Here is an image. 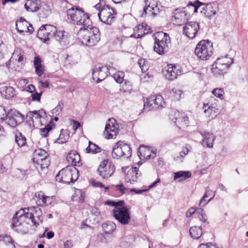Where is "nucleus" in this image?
Listing matches in <instances>:
<instances>
[{
    "label": "nucleus",
    "instance_id": "bb28decb",
    "mask_svg": "<svg viewBox=\"0 0 248 248\" xmlns=\"http://www.w3.org/2000/svg\"><path fill=\"white\" fill-rule=\"evenodd\" d=\"M147 25H139L134 29V33L131 35V37L136 38H140L148 33L147 30Z\"/></svg>",
    "mask_w": 248,
    "mask_h": 248
},
{
    "label": "nucleus",
    "instance_id": "f257e3e1",
    "mask_svg": "<svg viewBox=\"0 0 248 248\" xmlns=\"http://www.w3.org/2000/svg\"><path fill=\"white\" fill-rule=\"evenodd\" d=\"M28 220L31 221L36 227L42 223L43 217L41 209L37 206H31L19 210L13 217L12 225L17 232H23L22 226L29 223Z\"/></svg>",
    "mask_w": 248,
    "mask_h": 248
},
{
    "label": "nucleus",
    "instance_id": "49530a36",
    "mask_svg": "<svg viewBox=\"0 0 248 248\" xmlns=\"http://www.w3.org/2000/svg\"><path fill=\"white\" fill-rule=\"evenodd\" d=\"M212 93L217 97L219 98L221 100H223L224 98V90L220 88H217L214 89L212 91Z\"/></svg>",
    "mask_w": 248,
    "mask_h": 248
},
{
    "label": "nucleus",
    "instance_id": "5701e85b",
    "mask_svg": "<svg viewBox=\"0 0 248 248\" xmlns=\"http://www.w3.org/2000/svg\"><path fill=\"white\" fill-rule=\"evenodd\" d=\"M213 104H203V108L204 112L209 117L213 119L219 113V109L217 105L213 106Z\"/></svg>",
    "mask_w": 248,
    "mask_h": 248
},
{
    "label": "nucleus",
    "instance_id": "8fccbe9b",
    "mask_svg": "<svg viewBox=\"0 0 248 248\" xmlns=\"http://www.w3.org/2000/svg\"><path fill=\"white\" fill-rule=\"evenodd\" d=\"M35 196L36 198L37 199L36 201L37 204L38 206L42 205V204L44 203L43 200L45 197V195H44V193L40 191V192L36 193Z\"/></svg>",
    "mask_w": 248,
    "mask_h": 248
},
{
    "label": "nucleus",
    "instance_id": "b1692460",
    "mask_svg": "<svg viewBox=\"0 0 248 248\" xmlns=\"http://www.w3.org/2000/svg\"><path fill=\"white\" fill-rule=\"evenodd\" d=\"M53 37L58 41L62 46H64L69 43L67 33L64 31H57L56 30V32L54 33Z\"/></svg>",
    "mask_w": 248,
    "mask_h": 248
},
{
    "label": "nucleus",
    "instance_id": "0e129e2a",
    "mask_svg": "<svg viewBox=\"0 0 248 248\" xmlns=\"http://www.w3.org/2000/svg\"><path fill=\"white\" fill-rule=\"evenodd\" d=\"M217 102L218 100H217L214 97H211L209 99V101L206 104H213V106H215L217 105Z\"/></svg>",
    "mask_w": 248,
    "mask_h": 248
},
{
    "label": "nucleus",
    "instance_id": "20e7f679",
    "mask_svg": "<svg viewBox=\"0 0 248 248\" xmlns=\"http://www.w3.org/2000/svg\"><path fill=\"white\" fill-rule=\"evenodd\" d=\"M124 201L114 202L108 201L106 204L114 206L113 210V216L122 225H127L129 222L131 217L130 211L127 207L123 206Z\"/></svg>",
    "mask_w": 248,
    "mask_h": 248
},
{
    "label": "nucleus",
    "instance_id": "4be33fe9",
    "mask_svg": "<svg viewBox=\"0 0 248 248\" xmlns=\"http://www.w3.org/2000/svg\"><path fill=\"white\" fill-rule=\"evenodd\" d=\"M200 133L203 138L201 141L202 145L209 148H213V143L216 139V136L212 133L208 132H200Z\"/></svg>",
    "mask_w": 248,
    "mask_h": 248
},
{
    "label": "nucleus",
    "instance_id": "6ab92c4d",
    "mask_svg": "<svg viewBox=\"0 0 248 248\" xmlns=\"http://www.w3.org/2000/svg\"><path fill=\"white\" fill-rule=\"evenodd\" d=\"M170 118L172 120H174V123L179 126L187 124L188 117L184 114L180 113L179 111H171L170 113Z\"/></svg>",
    "mask_w": 248,
    "mask_h": 248
},
{
    "label": "nucleus",
    "instance_id": "4c0bfd02",
    "mask_svg": "<svg viewBox=\"0 0 248 248\" xmlns=\"http://www.w3.org/2000/svg\"><path fill=\"white\" fill-rule=\"evenodd\" d=\"M190 236L194 239L199 238L202 234V231L201 227L196 226L191 227L189 229Z\"/></svg>",
    "mask_w": 248,
    "mask_h": 248
},
{
    "label": "nucleus",
    "instance_id": "69168bd1",
    "mask_svg": "<svg viewBox=\"0 0 248 248\" xmlns=\"http://www.w3.org/2000/svg\"><path fill=\"white\" fill-rule=\"evenodd\" d=\"M73 247V243L71 240H68L65 242L64 248H71Z\"/></svg>",
    "mask_w": 248,
    "mask_h": 248
},
{
    "label": "nucleus",
    "instance_id": "6e6d98bb",
    "mask_svg": "<svg viewBox=\"0 0 248 248\" xmlns=\"http://www.w3.org/2000/svg\"><path fill=\"white\" fill-rule=\"evenodd\" d=\"M42 94V92H41L39 93L38 92H35V93H32L31 95L32 101L40 102Z\"/></svg>",
    "mask_w": 248,
    "mask_h": 248
},
{
    "label": "nucleus",
    "instance_id": "7c9ffc66",
    "mask_svg": "<svg viewBox=\"0 0 248 248\" xmlns=\"http://www.w3.org/2000/svg\"><path fill=\"white\" fill-rule=\"evenodd\" d=\"M33 63L36 74L41 77L44 72V66L42 64V60L39 57H35Z\"/></svg>",
    "mask_w": 248,
    "mask_h": 248
},
{
    "label": "nucleus",
    "instance_id": "6e6552de",
    "mask_svg": "<svg viewBox=\"0 0 248 248\" xmlns=\"http://www.w3.org/2000/svg\"><path fill=\"white\" fill-rule=\"evenodd\" d=\"M0 118L12 127H15L24 121V116L20 112L12 109L8 111L7 113L5 110L4 112L0 113Z\"/></svg>",
    "mask_w": 248,
    "mask_h": 248
},
{
    "label": "nucleus",
    "instance_id": "a878e982",
    "mask_svg": "<svg viewBox=\"0 0 248 248\" xmlns=\"http://www.w3.org/2000/svg\"><path fill=\"white\" fill-rule=\"evenodd\" d=\"M41 6L40 0H27L25 4V8L28 12H34L37 11Z\"/></svg>",
    "mask_w": 248,
    "mask_h": 248
},
{
    "label": "nucleus",
    "instance_id": "1a4fd4ad",
    "mask_svg": "<svg viewBox=\"0 0 248 248\" xmlns=\"http://www.w3.org/2000/svg\"><path fill=\"white\" fill-rule=\"evenodd\" d=\"M100 6L98 3L94 6L95 8L99 11L97 14L99 19L103 23L108 25L110 24L114 21L115 18L114 15L116 14L113 9L108 5H105L100 10Z\"/></svg>",
    "mask_w": 248,
    "mask_h": 248
},
{
    "label": "nucleus",
    "instance_id": "dca6fc26",
    "mask_svg": "<svg viewBox=\"0 0 248 248\" xmlns=\"http://www.w3.org/2000/svg\"><path fill=\"white\" fill-rule=\"evenodd\" d=\"M27 117H29L30 121H32L33 125H42L46 117V112L43 110L38 111H30Z\"/></svg>",
    "mask_w": 248,
    "mask_h": 248
},
{
    "label": "nucleus",
    "instance_id": "423d86ee",
    "mask_svg": "<svg viewBox=\"0 0 248 248\" xmlns=\"http://www.w3.org/2000/svg\"><path fill=\"white\" fill-rule=\"evenodd\" d=\"M233 62V59L227 56L218 58L213 64L212 71L216 76L223 75Z\"/></svg>",
    "mask_w": 248,
    "mask_h": 248
},
{
    "label": "nucleus",
    "instance_id": "473e14b6",
    "mask_svg": "<svg viewBox=\"0 0 248 248\" xmlns=\"http://www.w3.org/2000/svg\"><path fill=\"white\" fill-rule=\"evenodd\" d=\"M120 144H121V142L119 141L113 147L112 156L113 158H119L124 156L122 146Z\"/></svg>",
    "mask_w": 248,
    "mask_h": 248
},
{
    "label": "nucleus",
    "instance_id": "a19ab883",
    "mask_svg": "<svg viewBox=\"0 0 248 248\" xmlns=\"http://www.w3.org/2000/svg\"><path fill=\"white\" fill-rule=\"evenodd\" d=\"M124 75L123 72L118 71L114 74L113 78L117 83L122 84L123 86L124 84L126 85L127 84L126 80L124 79Z\"/></svg>",
    "mask_w": 248,
    "mask_h": 248
},
{
    "label": "nucleus",
    "instance_id": "0eeeda50",
    "mask_svg": "<svg viewBox=\"0 0 248 248\" xmlns=\"http://www.w3.org/2000/svg\"><path fill=\"white\" fill-rule=\"evenodd\" d=\"M212 43L209 40L201 41L196 46L195 53L202 60H208L213 54Z\"/></svg>",
    "mask_w": 248,
    "mask_h": 248
},
{
    "label": "nucleus",
    "instance_id": "e433bc0d",
    "mask_svg": "<svg viewBox=\"0 0 248 248\" xmlns=\"http://www.w3.org/2000/svg\"><path fill=\"white\" fill-rule=\"evenodd\" d=\"M116 225L112 221H108L102 224V228L105 233H111L116 229Z\"/></svg>",
    "mask_w": 248,
    "mask_h": 248
},
{
    "label": "nucleus",
    "instance_id": "39448f33",
    "mask_svg": "<svg viewBox=\"0 0 248 248\" xmlns=\"http://www.w3.org/2000/svg\"><path fill=\"white\" fill-rule=\"evenodd\" d=\"M155 46L154 50L156 53L162 55L167 52L169 50L170 44L169 35L163 32H158L154 34Z\"/></svg>",
    "mask_w": 248,
    "mask_h": 248
},
{
    "label": "nucleus",
    "instance_id": "2eb2a0df",
    "mask_svg": "<svg viewBox=\"0 0 248 248\" xmlns=\"http://www.w3.org/2000/svg\"><path fill=\"white\" fill-rule=\"evenodd\" d=\"M200 29L199 24L196 22H188L183 27V32L190 39L194 38Z\"/></svg>",
    "mask_w": 248,
    "mask_h": 248
},
{
    "label": "nucleus",
    "instance_id": "f704fd0d",
    "mask_svg": "<svg viewBox=\"0 0 248 248\" xmlns=\"http://www.w3.org/2000/svg\"><path fill=\"white\" fill-rule=\"evenodd\" d=\"M174 17L176 20V23H181L184 21L187 17L185 11L176 9L174 12Z\"/></svg>",
    "mask_w": 248,
    "mask_h": 248
},
{
    "label": "nucleus",
    "instance_id": "13d9d810",
    "mask_svg": "<svg viewBox=\"0 0 248 248\" xmlns=\"http://www.w3.org/2000/svg\"><path fill=\"white\" fill-rule=\"evenodd\" d=\"M154 98V97H151L150 98H148L147 100L144 103V108H145L146 107L152 106L154 103V101H151V100H152V99Z\"/></svg>",
    "mask_w": 248,
    "mask_h": 248
},
{
    "label": "nucleus",
    "instance_id": "e2e57ef3",
    "mask_svg": "<svg viewBox=\"0 0 248 248\" xmlns=\"http://www.w3.org/2000/svg\"><path fill=\"white\" fill-rule=\"evenodd\" d=\"M115 187L116 188V189L119 190L122 194L124 193L125 188L124 187L123 185L121 184L119 185H116Z\"/></svg>",
    "mask_w": 248,
    "mask_h": 248
},
{
    "label": "nucleus",
    "instance_id": "2f4dec72",
    "mask_svg": "<svg viewBox=\"0 0 248 248\" xmlns=\"http://www.w3.org/2000/svg\"><path fill=\"white\" fill-rule=\"evenodd\" d=\"M29 23L23 17H20L19 20L16 21V29L19 33H23L25 32L27 29L28 25Z\"/></svg>",
    "mask_w": 248,
    "mask_h": 248
},
{
    "label": "nucleus",
    "instance_id": "393cba45",
    "mask_svg": "<svg viewBox=\"0 0 248 248\" xmlns=\"http://www.w3.org/2000/svg\"><path fill=\"white\" fill-rule=\"evenodd\" d=\"M139 168L137 167H132L130 169L126 174V180L131 184L137 182L138 178L141 175V173L139 172Z\"/></svg>",
    "mask_w": 248,
    "mask_h": 248
},
{
    "label": "nucleus",
    "instance_id": "7ed1b4c3",
    "mask_svg": "<svg viewBox=\"0 0 248 248\" xmlns=\"http://www.w3.org/2000/svg\"><path fill=\"white\" fill-rule=\"evenodd\" d=\"M67 16L73 24L81 25V27H88L90 24L92 23L88 14L82 9L75 6L67 10Z\"/></svg>",
    "mask_w": 248,
    "mask_h": 248
},
{
    "label": "nucleus",
    "instance_id": "412c9836",
    "mask_svg": "<svg viewBox=\"0 0 248 248\" xmlns=\"http://www.w3.org/2000/svg\"><path fill=\"white\" fill-rule=\"evenodd\" d=\"M181 71L176 66L172 64L168 65L167 69L164 71V74L167 79L172 80L176 78Z\"/></svg>",
    "mask_w": 248,
    "mask_h": 248
},
{
    "label": "nucleus",
    "instance_id": "603ef678",
    "mask_svg": "<svg viewBox=\"0 0 248 248\" xmlns=\"http://www.w3.org/2000/svg\"><path fill=\"white\" fill-rule=\"evenodd\" d=\"M52 129L51 125L47 124L43 128H41L40 130V134L42 137H46L48 133Z\"/></svg>",
    "mask_w": 248,
    "mask_h": 248
},
{
    "label": "nucleus",
    "instance_id": "864d4df0",
    "mask_svg": "<svg viewBox=\"0 0 248 248\" xmlns=\"http://www.w3.org/2000/svg\"><path fill=\"white\" fill-rule=\"evenodd\" d=\"M54 199L53 196H45V197L43 200V204L42 206H48L54 201Z\"/></svg>",
    "mask_w": 248,
    "mask_h": 248
},
{
    "label": "nucleus",
    "instance_id": "c85d7f7f",
    "mask_svg": "<svg viewBox=\"0 0 248 248\" xmlns=\"http://www.w3.org/2000/svg\"><path fill=\"white\" fill-rule=\"evenodd\" d=\"M146 6L143 9V12L142 14V16L143 17L144 15H146L148 13V11L149 12H151V14L154 16H156L158 15L160 12L162 11V9H160L159 7L157 5L155 6H150V3L148 5V0H146L145 1Z\"/></svg>",
    "mask_w": 248,
    "mask_h": 248
},
{
    "label": "nucleus",
    "instance_id": "4468645a",
    "mask_svg": "<svg viewBox=\"0 0 248 248\" xmlns=\"http://www.w3.org/2000/svg\"><path fill=\"white\" fill-rule=\"evenodd\" d=\"M118 126L114 119H109L108 123L106 125L104 135L108 139L116 138L118 133Z\"/></svg>",
    "mask_w": 248,
    "mask_h": 248
},
{
    "label": "nucleus",
    "instance_id": "5fc2aeb1",
    "mask_svg": "<svg viewBox=\"0 0 248 248\" xmlns=\"http://www.w3.org/2000/svg\"><path fill=\"white\" fill-rule=\"evenodd\" d=\"M63 130H62L59 138L57 139V142L59 143H65L68 139V135L64 136V133H62Z\"/></svg>",
    "mask_w": 248,
    "mask_h": 248
},
{
    "label": "nucleus",
    "instance_id": "774afa93",
    "mask_svg": "<svg viewBox=\"0 0 248 248\" xmlns=\"http://www.w3.org/2000/svg\"><path fill=\"white\" fill-rule=\"evenodd\" d=\"M7 171V169L4 167L2 163L0 162V174H3Z\"/></svg>",
    "mask_w": 248,
    "mask_h": 248
},
{
    "label": "nucleus",
    "instance_id": "f8f14e48",
    "mask_svg": "<svg viewBox=\"0 0 248 248\" xmlns=\"http://www.w3.org/2000/svg\"><path fill=\"white\" fill-rule=\"evenodd\" d=\"M56 32V28L49 24L42 25L38 30L37 36L45 43L48 44L49 39L53 37Z\"/></svg>",
    "mask_w": 248,
    "mask_h": 248
},
{
    "label": "nucleus",
    "instance_id": "79ce46f5",
    "mask_svg": "<svg viewBox=\"0 0 248 248\" xmlns=\"http://www.w3.org/2000/svg\"><path fill=\"white\" fill-rule=\"evenodd\" d=\"M212 190L210 189L209 187H207L206 188V191L203 195V197L201 200L200 202V205L201 206H205L208 202H209L215 196V193H213L212 197L210 198L208 201H206V199L208 197V193L209 192H211Z\"/></svg>",
    "mask_w": 248,
    "mask_h": 248
},
{
    "label": "nucleus",
    "instance_id": "37998d69",
    "mask_svg": "<svg viewBox=\"0 0 248 248\" xmlns=\"http://www.w3.org/2000/svg\"><path fill=\"white\" fill-rule=\"evenodd\" d=\"M122 146V152H124V156L123 157L124 158H128L130 157L132 155V149L130 146L127 144L123 143L121 142V144Z\"/></svg>",
    "mask_w": 248,
    "mask_h": 248
},
{
    "label": "nucleus",
    "instance_id": "9b49d317",
    "mask_svg": "<svg viewBox=\"0 0 248 248\" xmlns=\"http://www.w3.org/2000/svg\"><path fill=\"white\" fill-rule=\"evenodd\" d=\"M199 3L200 2L198 1L194 3L190 2L187 5V7L188 8H193L194 12L196 13L197 12L198 8H199L201 6H203V7L202 8L201 12L207 17H210L216 14L217 6L215 3H209L206 5H204L203 4H199Z\"/></svg>",
    "mask_w": 248,
    "mask_h": 248
},
{
    "label": "nucleus",
    "instance_id": "9d476101",
    "mask_svg": "<svg viewBox=\"0 0 248 248\" xmlns=\"http://www.w3.org/2000/svg\"><path fill=\"white\" fill-rule=\"evenodd\" d=\"M48 154L44 149H36L33 154V161L38 165L41 170L47 168L49 165Z\"/></svg>",
    "mask_w": 248,
    "mask_h": 248
},
{
    "label": "nucleus",
    "instance_id": "aec40b11",
    "mask_svg": "<svg viewBox=\"0 0 248 248\" xmlns=\"http://www.w3.org/2000/svg\"><path fill=\"white\" fill-rule=\"evenodd\" d=\"M138 155L140 159H149L156 155V152L144 145H140L138 152Z\"/></svg>",
    "mask_w": 248,
    "mask_h": 248
},
{
    "label": "nucleus",
    "instance_id": "c756f323",
    "mask_svg": "<svg viewBox=\"0 0 248 248\" xmlns=\"http://www.w3.org/2000/svg\"><path fill=\"white\" fill-rule=\"evenodd\" d=\"M67 161L73 165L76 166L79 163L80 155L76 151H71L66 156Z\"/></svg>",
    "mask_w": 248,
    "mask_h": 248
},
{
    "label": "nucleus",
    "instance_id": "052dcab7",
    "mask_svg": "<svg viewBox=\"0 0 248 248\" xmlns=\"http://www.w3.org/2000/svg\"><path fill=\"white\" fill-rule=\"evenodd\" d=\"M196 215V210H195L193 208H190L186 213V216L187 217H190L192 215Z\"/></svg>",
    "mask_w": 248,
    "mask_h": 248
},
{
    "label": "nucleus",
    "instance_id": "ddd939ff",
    "mask_svg": "<svg viewBox=\"0 0 248 248\" xmlns=\"http://www.w3.org/2000/svg\"><path fill=\"white\" fill-rule=\"evenodd\" d=\"M99 174L104 179L111 177L115 171L114 165L108 160H104L97 169Z\"/></svg>",
    "mask_w": 248,
    "mask_h": 248
},
{
    "label": "nucleus",
    "instance_id": "4d7b16f0",
    "mask_svg": "<svg viewBox=\"0 0 248 248\" xmlns=\"http://www.w3.org/2000/svg\"><path fill=\"white\" fill-rule=\"evenodd\" d=\"M72 178L73 181L71 182V183H73L74 182H75L78 178V171L75 167H73L72 168Z\"/></svg>",
    "mask_w": 248,
    "mask_h": 248
},
{
    "label": "nucleus",
    "instance_id": "338daca9",
    "mask_svg": "<svg viewBox=\"0 0 248 248\" xmlns=\"http://www.w3.org/2000/svg\"><path fill=\"white\" fill-rule=\"evenodd\" d=\"M26 91H28L30 93H32L35 90V87L34 85L31 84L29 85L27 88L25 89Z\"/></svg>",
    "mask_w": 248,
    "mask_h": 248
},
{
    "label": "nucleus",
    "instance_id": "cd10ccee",
    "mask_svg": "<svg viewBox=\"0 0 248 248\" xmlns=\"http://www.w3.org/2000/svg\"><path fill=\"white\" fill-rule=\"evenodd\" d=\"M0 248H15L12 238L8 235H0Z\"/></svg>",
    "mask_w": 248,
    "mask_h": 248
},
{
    "label": "nucleus",
    "instance_id": "f3484780",
    "mask_svg": "<svg viewBox=\"0 0 248 248\" xmlns=\"http://www.w3.org/2000/svg\"><path fill=\"white\" fill-rule=\"evenodd\" d=\"M72 168L66 167L61 170L56 176V180L64 184H70L73 181Z\"/></svg>",
    "mask_w": 248,
    "mask_h": 248
},
{
    "label": "nucleus",
    "instance_id": "680f3d73",
    "mask_svg": "<svg viewBox=\"0 0 248 248\" xmlns=\"http://www.w3.org/2000/svg\"><path fill=\"white\" fill-rule=\"evenodd\" d=\"M92 184L93 185V186L95 187H104V185L101 182L96 181L94 180H92Z\"/></svg>",
    "mask_w": 248,
    "mask_h": 248
},
{
    "label": "nucleus",
    "instance_id": "bf43d9fd",
    "mask_svg": "<svg viewBox=\"0 0 248 248\" xmlns=\"http://www.w3.org/2000/svg\"><path fill=\"white\" fill-rule=\"evenodd\" d=\"M29 82V80L27 79H22L19 80L18 83V86L19 87H23L24 86L26 85Z\"/></svg>",
    "mask_w": 248,
    "mask_h": 248
},
{
    "label": "nucleus",
    "instance_id": "3c124183",
    "mask_svg": "<svg viewBox=\"0 0 248 248\" xmlns=\"http://www.w3.org/2000/svg\"><path fill=\"white\" fill-rule=\"evenodd\" d=\"M63 106V103L62 102V101H59L58 105L52 110L51 113L56 115H58L62 111Z\"/></svg>",
    "mask_w": 248,
    "mask_h": 248
},
{
    "label": "nucleus",
    "instance_id": "a211bd4d",
    "mask_svg": "<svg viewBox=\"0 0 248 248\" xmlns=\"http://www.w3.org/2000/svg\"><path fill=\"white\" fill-rule=\"evenodd\" d=\"M109 70L108 67L96 65L95 69L93 70V79H95V78H97L96 82H100L108 76V73H109Z\"/></svg>",
    "mask_w": 248,
    "mask_h": 248
},
{
    "label": "nucleus",
    "instance_id": "c9c22d12",
    "mask_svg": "<svg viewBox=\"0 0 248 248\" xmlns=\"http://www.w3.org/2000/svg\"><path fill=\"white\" fill-rule=\"evenodd\" d=\"M15 139L16 142L19 147L23 146L26 143V138L22 135L21 133L17 131L15 132Z\"/></svg>",
    "mask_w": 248,
    "mask_h": 248
},
{
    "label": "nucleus",
    "instance_id": "c03bdc74",
    "mask_svg": "<svg viewBox=\"0 0 248 248\" xmlns=\"http://www.w3.org/2000/svg\"><path fill=\"white\" fill-rule=\"evenodd\" d=\"M3 93L5 94V98L10 99L15 95V91L12 87H4L3 90Z\"/></svg>",
    "mask_w": 248,
    "mask_h": 248
},
{
    "label": "nucleus",
    "instance_id": "f03ea898",
    "mask_svg": "<svg viewBox=\"0 0 248 248\" xmlns=\"http://www.w3.org/2000/svg\"><path fill=\"white\" fill-rule=\"evenodd\" d=\"M78 34L82 43L89 47L96 45L100 39L99 29L93 26L92 23L88 27H81Z\"/></svg>",
    "mask_w": 248,
    "mask_h": 248
},
{
    "label": "nucleus",
    "instance_id": "ea45409f",
    "mask_svg": "<svg viewBox=\"0 0 248 248\" xmlns=\"http://www.w3.org/2000/svg\"><path fill=\"white\" fill-rule=\"evenodd\" d=\"M86 150L87 153L96 154L101 152V148L95 144L89 141Z\"/></svg>",
    "mask_w": 248,
    "mask_h": 248
},
{
    "label": "nucleus",
    "instance_id": "de8ad7c7",
    "mask_svg": "<svg viewBox=\"0 0 248 248\" xmlns=\"http://www.w3.org/2000/svg\"><path fill=\"white\" fill-rule=\"evenodd\" d=\"M151 101H154L155 106H163L164 104L163 98L160 95H156L154 99H152Z\"/></svg>",
    "mask_w": 248,
    "mask_h": 248
},
{
    "label": "nucleus",
    "instance_id": "72a5a7b5",
    "mask_svg": "<svg viewBox=\"0 0 248 248\" xmlns=\"http://www.w3.org/2000/svg\"><path fill=\"white\" fill-rule=\"evenodd\" d=\"M182 91L176 88L172 89L169 92V97L174 101L179 100L182 98Z\"/></svg>",
    "mask_w": 248,
    "mask_h": 248
},
{
    "label": "nucleus",
    "instance_id": "a18cd8bd",
    "mask_svg": "<svg viewBox=\"0 0 248 248\" xmlns=\"http://www.w3.org/2000/svg\"><path fill=\"white\" fill-rule=\"evenodd\" d=\"M196 215L200 221L206 222L207 220V216L202 208H198L196 210Z\"/></svg>",
    "mask_w": 248,
    "mask_h": 248
},
{
    "label": "nucleus",
    "instance_id": "09e8293b",
    "mask_svg": "<svg viewBox=\"0 0 248 248\" xmlns=\"http://www.w3.org/2000/svg\"><path fill=\"white\" fill-rule=\"evenodd\" d=\"M138 64L142 72H146L148 70L149 66L145 59H140L138 61Z\"/></svg>",
    "mask_w": 248,
    "mask_h": 248
},
{
    "label": "nucleus",
    "instance_id": "58836bf2",
    "mask_svg": "<svg viewBox=\"0 0 248 248\" xmlns=\"http://www.w3.org/2000/svg\"><path fill=\"white\" fill-rule=\"evenodd\" d=\"M174 180H176L177 179H180L179 181H181L183 180H185L186 178H188L191 176V173L189 171H179L174 173Z\"/></svg>",
    "mask_w": 248,
    "mask_h": 248
}]
</instances>
